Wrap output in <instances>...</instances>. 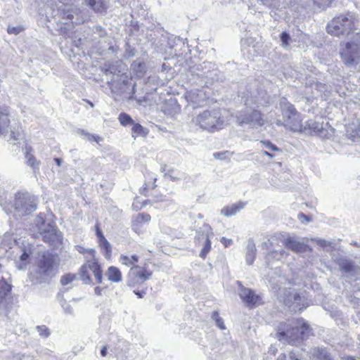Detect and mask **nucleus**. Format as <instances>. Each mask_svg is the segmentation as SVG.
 <instances>
[{
  "label": "nucleus",
  "instance_id": "f257e3e1",
  "mask_svg": "<svg viewBox=\"0 0 360 360\" xmlns=\"http://www.w3.org/2000/svg\"><path fill=\"white\" fill-rule=\"evenodd\" d=\"M309 333V326L303 319H292L279 323L276 338L280 341L296 345L307 338Z\"/></svg>",
  "mask_w": 360,
  "mask_h": 360
},
{
  "label": "nucleus",
  "instance_id": "f03ea898",
  "mask_svg": "<svg viewBox=\"0 0 360 360\" xmlns=\"http://www.w3.org/2000/svg\"><path fill=\"white\" fill-rule=\"evenodd\" d=\"M7 192L0 195V205L6 212H14L18 217H22L33 212L37 209L36 198L27 192H18L13 200Z\"/></svg>",
  "mask_w": 360,
  "mask_h": 360
},
{
  "label": "nucleus",
  "instance_id": "7ed1b4c3",
  "mask_svg": "<svg viewBox=\"0 0 360 360\" xmlns=\"http://www.w3.org/2000/svg\"><path fill=\"white\" fill-rule=\"evenodd\" d=\"M58 266L56 257L49 252H44L39 258L36 269L30 274L32 281L35 284L47 281L56 274Z\"/></svg>",
  "mask_w": 360,
  "mask_h": 360
},
{
  "label": "nucleus",
  "instance_id": "20e7f679",
  "mask_svg": "<svg viewBox=\"0 0 360 360\" xmlns=\"http://www.w3.org/2000/svg\"><path fill=\"white\" fill-rule=\"evenodd\" d=\"M356 18L351 13H342L334 17L328 24L327 32L338 37L349 35L356 29Z\"/></svg>",
  "mask_w": 360,
  "mask_h": 360
},
{
  "label": "nucleus",
  "instance_id": "39448f33",
  "mask_svg": "<svg viewBox=\"0 0 360 360\" xmlns=\"http://www.w3.org/2000/svg\"><path fill=\"white\" fill-rule=\"evenodd\" d=\"M200 129L208 131L219 130L224 127V120L219 110H205L192 120Z\"/></svg>",
  "mask_w": 360,
  "mask_h": 360
},
{
  "label": "nucleus",
  "instance_id": "423d86ee",
  "mask_svg": "<svg viewBox=\"0 0 360 360\" xmlns=\"http://www.w3.org/2000/svg\"><path fill=\"white\" fill-rule=\"evenodd\" d=\"M283 117V122L277 120L276 124L278 126L285 125L292 131H302L303 125L296 109L286 99L283 98L280 102Z\"/></svg>",
  "mask_w": 360,
  "mask_h": 360
},
{
  "label": "nucleus",
  "instance_id": "0eeeda50",
  "mask_svg": "<svg viewBox=\"0 0 360 360\" xmlns=\"http://www.w3.org/2000/svg\"><path fill=\"white\" fill-rule=\"evenodd\" d=\"M236 123L243 127L248 125L252 129H257L264 125L265 120L262 112L257 110L245 108L236 112Z\"/></svg>",
  "mask_w": 360,
  "mask_h": 360
},
{
  "label": "nucleus",
  "instance_id": "6e6552de",
  "mask_svg": "<svg viewBox=\"0 0 360 360\" xmlns=\"http://www.w3.org/2000/svg\"><path fill=\"white\" fill-rule=\"evenodd\" d=\"M343 62L348 66L356 65L360 60V34L356 33L340 51Z\"/></svg>",
  "mask_w": 360,
  "mask_h": 360
},
{
  "label": "nucleus",
  "instance_id": "1a4fd4ad",
  "mask_svg": "<svg viewBox=\"0 0 360 360\" xmlns=\"http://www.w3.org/2000/svg\"><path fill=\"white\" fill-rule=\"evenodd\" d=\"M284 304L291 311H300L307 307L305 297L295 289H285L282 296Z\"/></svg>",
  "mask_w": 360,
  "mask_h": 360
},
{
  "label": "nucleus",
  "instance_id": "9d476101",
  "mask_svg": "<svg viewBox=\"0 0 360 360\" xmlns=\"http://www.w3.org/2000/svg\"><path fill=\"white\" fill-rule=\"evenodd\" d=\"M89 270L94 274L96 282L101 283L103 281L102 271L100 265L94 259L88 261L86 264L80 268L79 274L84 283L89 284L91 283V280L88 274Z\"/></svg>",
  "mask_w": 360,
  "mask_h": 360
},
{
  "label": "nucleus",
  "instance_id": "9b49d317",
  "mask_svg": "<svg viewBox=\"0 0 360 360\" xmlns=\"http://www.w3.org/2000/svg\"><path fill=\"white\" fill-rule=\"evenodd\" d=\"M212 236V229L208 225H204L202 231L197 233L195 236V244L202 246V248L200 253V257L205 258L211 249L210 237Z\"/></svg>",
  "mask_w": 360,
  "mask_h": 360
},
{
  "label": "nucleus",
  "instance_id": "f8f14e48",
  "mask_svg": "<svg viewBox=\"0 0 360 360\" xmlns=\"http://www.w3.org/2000/svg\"><path fill=\"white\" fill-rule=\"evenodd\" d=\"M11 285L0 279V314H7L12 305Z\"/></svg>",
  "mask_w": 360,
  "mask_h": 360
},
{
  "label": "nucleus",
  "instance_id": "ddd939ff",
  "mask_svg": "<svg viewBox=\"0 0 360 360\" xmlns=\"http://www.w3.org/2000/svg\"><path fill=\"white\" fill-rule=\"evenodd\" d=\"M239 296L243 302L250 307H257L262 303V297L249 288H242L239 292Z\"/></svg>",
  "mask_w": 360,
  "mask_h": 360
},
{
  "label": "nucleus",
  "instance_id": "4468645a",
  "mask_svg": "<svg viewBox=\"0 0 360 360\" xmlns=\"http://www.w3.org/2000/svg\"><path fill=\"white\" fill-rule=\"evenodd\" d=\"M44 242L48 243L50 245L56 246L61 243L62 233L53 225L40 234Z\"/></svg>",
  "mask_w": 360,
  "mask_h": 360
},
{
  "label": "nucleus",
  "instance_id": "2eb2a0df",
  "mask_svg": "<svg viewBox=\"0 0 360 360\" xmlns=\"http://www.w3.org/2000/svg\"><path fill=\"white\" fill-rule=\"evenodd\" d=\"M129 274L134 283H143L150 278L152 273L144 267L135 266L131 268Z\"/></svg>",
  "mask_w": 360,
  "mask_h": 360
},
{
  "label": "nucleus",
  "instance_id": "dca6fc26",
  "mask_svg": "<svg viewBox=\"0 0 360 360\" xmlns=\"http://www.w3.org/2000/svg\"><path fill=\"white\" fill-rule=\"evenodd\" d=\"M269 103V101L266 97V94L262 92L259 94V96L256 95H252L250 98H246L245 100V105L246 106L251 107L255 105L257 107L265 106Z\"/></svg>",
  "mask_w": 360,
  "mask_h": 360
},
{
  "label": "nucleus",
  "instance_id": "f3484780",
  "mask_svg": "<svg viewBox=\"0 0 360 360\" xmlns=\"http://www.w3.org/2000/svg\"><path fill=\"white\" fill-rule=\"evenodd\" d=\"M10 124V112L6 106L0 107V135L4 134Z\"/></svg>",
  "mask_w": 360,
  "mask_h": 360
},
{
  "label": "nucleus",
  "instance_id": "a211bd4d",
  "mask_svg": "<svg viewBox=\"0 0 360 360\" xmlns=\"http://www.w3.org/2000/svg\"><path fill=\"white\" fill-rule=\"evenodd\" d=\"M283 245L296 252H304L307 249V245L303 243L299 242L290 237L283 241Z\"/></svg>",
  "mask_w": 360,
  "mask_h": 360
},
{
  "label": "nucleus",
  "instance_id": "6ab92c4d",
  "mask_svg": "<svg viewBox=\"0 0 360 360\" xmlns=\"http://www.w3.org/2000/svg\"><path fill=\"white\" fill-rule=\"evenodd\" d=\"M245 206V203L239 202L236 204H233L231 206H226L221 209V214L226 217L236 215L240 212Z\"/></svg>",
  "mask_w": 360,
  "mask_h": 360
},
{
  "label": "nucleus",
  "instance_id": "aec40b11",
  "mask_svg": "<svg viewBox=\"0 0 360 360\" xmlns=\"http://www.w3.org/2000/svg\"><path fill=\"white\" fill-rule=\"evenodd\" d=\"M310 354L318 360H332L330 354L325 348L314 347L310 349Z\"/></svg>",
  "mask_w": 360,
  "mask_h": 360
},
{
  "label": "nucleus",
  "instance_id": "412c9836",
  "mask_svg": "<svg viewBox=\"0 0 360 360\" xmlns=\"http://www.w3.org/2000/svg\"><path fill=\"white\" fill-rule=\"evenodd\" d=\"M256 247L255 244L254 243L253 240L252 239H250L248 242L247 245V250H246V255H245V259L246 263L248 265H251L255 258L256 255Z\"/></svg>",
  "mask_w": 360,
  "mask_h": 360
},
{
  "label": "nucleus",
  "instance_id": "4be33fe9",
  "mask_svg": "<svg viewBox=\"0 0 360 360\" xmlns=\"http://www.w3.org/2000/svg\"><path fill=\"white\" fill-rule=\"evenodd\" d=\"M108 279L113 283H119L122 281V273L120 269L115 266H110L106 273Z\"/></svg>",
  "mask_w": 360,
  "mask_h": 360
},
{
  "label": "nucleus",
  "instance_id": "5701e85b",
  "mask_svg": "<svg viewBox=\"0 0 360 360\" xmlns=\"http://www.w3.org/2000/svg\"><path fill=\"white\" fill-rule=\"evenodd\" d=\"M287 256L288 253L283 249L280 250H274L266 255V262L269 263L274 260L281 261L282 259L286 258Z\"/></svg>",
  "mask_w": 360,
  "mask_h": 360
},
{
  "label": "nucleus",
  "instance_id": "b1692460",
  "mask_svg": "<svg viewBox=\"0 0 360 360\" xmlns=\"http://www.w3.org/2000/svg\"><path fill=\"white\" fill-rule=\"evenodd\" d=\"M285 239L283 238L281 234H276L271 236L267 241H265L262 243V249H271L274 248L275 246H278L281 243L283 245V241Z\"/></svg>",
  "mask_w": 360,
  "mask_h": 360
},
{
  "label": "nucleus",
  "instance_id": "393cba45",
  "mask_svg": "<svg viewBox=\"0 0 360 360\" xmlns=\"http://www.w3.org/2000/svg\"><path fill=\"white\" fill-rule=\"evenodd\" d=\"M34 224L37 227L39 234H41V233H44L46 230L50 229V227L52 226L51 224L46 222L41 214L38 215L37 217L35 219Z\"/></svg>",
  "mask_w": 360,
  "mask_h": 360
},
{
  "label": "nucleus",
  "instance_id": "a878e982",
  "mask_svg": "<svg viewBox=\"0 0 360 360\" xmlns=\"http://www.w3.org/2000/svg\"><path fill=\"white\" fill-rule=\"evenodd\" d=\"M310 129L315 133L321 134L323 129V126L322 123L310 120L304 124V129Z\"/></svg>",
  "mask_w": 360,
  "mask_h": 360
},
{
  "label": "nucleus",
  "instance_id": "bb28decb",
  "mask_svg": "<svg viewBox=\"0 0 360 360\" xmlns=\"http://www.w3.org/2000/svg\"><path fill=\"white\" fill-rule=\"evenodd\" d=\"M120 262L127 266H135L136 264L139 262V257L136 255H122L120 257Z\"/></svg>",
  "mask_w": 360,
  "mask_h": 360
},
{
  "label": "nucleus",
  "instance_id": "cd10ccee",
  "mask_svg": "<svg viewBox=\"0 0 360 360\" xmlns=\"http://www.w3.org/2000/svg\"><path fill=\"white\" fill-rule=\"evenodd\" d=\"M86 5L96 12H101L105 9V5L103 0H84Z\"/></svg>",
  "mask_w": 360,
  "mask_h": 360
},
{
  "label": "nucleus",
  "instance_id": "c85d7f7f",
  "mask_svg": "<svg viewBox=\"0 0 360 360\" xmlns=\"http://www.w3.org/2000/svg\"><path fill=\"white\" fill-rule=\"evenodd\" d=\"M338 264L341 270L346 274L351 271H355L354 269V265L352 261L346 259H340L338 261Z\"/></svg>",
  "mask_w": 360,
  "mask_h": 360
},
{
  "label": "nucleus",
  "instance_id": "c756f323",
  "mask_svg": "<svg viewBox=\"0 0 360 360\" xmlns=\"http://www.w3.org/2000/svg\"><path fill=\"white\" fill-rule=\"evenodd\" d=\"M15 243V238L8 233H6L1 238V243L4 248H11Z\"/></svg>",
  "mask_w": 360,
  "mask_h": 360
},
{
  "label": "nucleus",
  "instance_id": "7c9ffc66",
  "mask_svg": "<svg viewBox=\"0 0 360 360\" xmlns=\"http://www.w3.org/2000/svg\"><path fill=\"white\" fill-rule=\"evenodd\" d=\"M118 120L120 124L124 127L134 124L132 118L125 112H121L119 115Z\"/></svg>",
  "mask_w": 360,
  "mask_h": 360
},
{
  "label": "nucleus",
  "instance_id": "2f4dec72",
  "mask_svg": "<svg viewBox=\"0 0 360 360\" xmlns=\"http://www.w3.org/2000/svg\"><path fill=\"white\" fill-rule=\"evenodd\" d=\"M174 170H169L165 174V176L169 178L171 181H177L180 179H186V174L184 173H178L174 174Z\"/></svg>",
  "mask_w": 360,
  "mask_h": 360
},
{
  "label": "nucleus",
  "instance_id": "473e14b6",
  "mask_svg": "<svg viewBox=\"0 0 360 360\" xmlns=\"http://www.w3.org/2000/svg\"><path fill=\"white\" fill-rule=\"evenodd\" d=\"M188 96H189L190 99L191 100V101L195 103H200V99L202 101H203L205 97L204 93L201 90L198 91L197 94H195V91H191L189 93Z\"/></svg>",
  "mask_w": 360,
  "mask_h": 360
},
{
  "label": "nucleus",
  "instance_id": "72a5a7b5",
  "mask_svg": "<svg viewBox=\"0 0 360 360\" xmlns=\"http://www.w3.org/2000/svg\"><path fill=\"white\" fill-rule=\"evenodd\" d=\"M243 51L244 53H247L248 58L253 59L254 56L257 54V51L255 49V46L248 44L247 46H243Z\"/></svg>",
  "mask_w": 360,
  "mask_h": 360
},
{
  "label": "nucleus",
  "instance_id": "f704fd0d",
  "mask_svg": "<svg viewBox=\"0 0 360 360\" xmlns=\"http://www.w3.org/2000/svg\"><path fill=\"white\" fill-rule=\"evenodd\" d=\"M132 132L137 135L146 136L148 134V131L146 128L143 127L140 124H132Z\"/></svg>",
  "mask_w": 360,
  "mask_h": 360
},
{
  "label": "nucleus",
  "instance_id": "c9c22d12",
  "mask_svg": "<svg viewBox=\"0 0 360 360\" xmlns=\"http://www.w3.org/2000/svg\"><path fill=\"white\" fill-rule=\"evenodd\" d=\"M30 255L24 252L20 257V262H17V267L18 269L22 270L25 268L27 262L29 259Z\"/></svg>",
  "mask_w": 360,
  "mask_h": 360
},
{
  "label": "nucleus",
  "instance_id": "e433bc0d",
  "mask_svg": "<svg viewBox=\"0 0 360 360\" xmlns=\"http://www.w3.org/2000/svg\"><path fill=\"white\" fill-rule=\"evenodd\" d=\"M212 319L215 321L216 325L221 329L224 330L226 328L224 323L223 319L219 316L217 311H214L212 316Z\"/></svg>",
  "mask_w": 360,
  "mask_h": 360
},
{
  "label": "nucleus",
  "instance_id": "4c0bfd02",
  "mask_svg": "<svg viewBox=\"0 0 360 360\" xmlns=\"http://www.w3.org/2000/svg\"><path fill=\"white\" fill-rule=\"evenodd\" d=\"M99 244L102 248L105 250L106 255H108L111 252V245L104 236L101 237Z\"/></svg>",
  "mask_w": 360,
  "mask_h": 360
},
{
  "label": "nucleus",
  "instance_id": "58836bf2",
  "mask_svg": "<svg viewBox=\"0 0 360 360\" xmlns=\"http://www.w3.org/2000/svg\"><path fill=\"white\" fill-rule=\"evenodd\" d=\"M81 135H83L88 141L91 142L95 141L97 143H98L102 140V139L100 136L90 134L88 132L84 131V130L81 131Z\"/></svg>",
  "mask_w": 360,
  "mask_h": 360
},
{
  "label": "nucleus",
  "instance_id": "ea45409f",
  "mask_svg": "<svg viewBox=\"0 0 360 360\" xmlns=\"http://www.w3.org/2000/svg\"><path fill=\"white\" fill-rule=\"evenodd\" d=\"M27 164L35 169L39 165V162L37 161L36 158L29 153H26Z\"/></svg>",
  "mask_w": 360,
  "mask_h": 360
},
{
  "label": "nucleus",
  "instance_id": "a19ab883",
  "mask_svg": "<svg viewBox=\"0 0 360 360\" xmlns=\"http://www.w3.org/2000/svg\"><path fill=\"white\" fill-rule=\"evenodd\" d=\"M75 278V274H68L61 277L60 283L62 285H65L72 282Z\"/></svg>",
  "mask_w": 360,
  "mask_h": 360
},
{
  "label": "nucleus",
  "instance_id": "79ce46f5",
  "mask_svg": "<svg viewBox=\"0 0 360 360\" xmlns=\"http://www.w3.org/2000/svg\"><path fill=\"white\" fill-rule=\"evenodd\" d=\"M354 269L358 271H351L347 273V276L351 278L353 281L360 280V267L354 266Z\"/></svg>",
  "mask_w": 360,
  "mask_h": 360
},
{
  "label": "nucleus",
  "instance_id": "37998d69",
  "mask_svg": "<svg viewBox=\"0 0 360 360\" xmlns=\"http://www.w3.org/2000/svg\"><path fill=\"white\" fill-rule=\"evenodd\" d=\"M20 139V134L18 131H11V134L9 135V138L8 139V141L11 144L15 145L17 141Z\"/></svg>",
  "mask_w": 360,
  "mask_h": 360
},
{
  "label": "nucleus",
  "instance_id": "c03bdc74",
  "mask_svg": "<svg viewBox=\"0 0 360 360\" xmlns=\"http://www.w3.org/2000/svg\"><path fill=\"white\" fill-rule=\"evenodd\" d=\"M131 67L137 72L142 73L144 70L145 64L141 62L140 60H136L133 62V63L131 64Z\"/></svg>",
  "mask_w": 360,
  "mask_h": 360
},
{
  "label": "nucleus",
  "instance_id": "a18cd8bd",
  "mask_svg": "<svg viewBox=\"0 0 360 360\" xmlns=\"http://www.w3.org/2000/svg\"><path fill=\"white\" fill-rule=\"evenodd\" d=\"M259 143L271 151H280L281 150L269 141H260Z\"/></svg>",
  "mask_w": 360,
  "mask_h": 360
},
{
  "label": "nucleus",
  "instance_id": "49530a36",
  "mask_svg": "<svg viewBox=\"0 0 360 360\" xmlns=\"http://www.w3.org/2000/svg\"><path fill=\"white\" fill-rule=\"evenodd\" d=\"M332 0H313V2L320 8H325L328 6Z\"/></svg>",
  "mask_w": 360,
  "mask_h": 360
},
{
  "label": "nucleus",
  "instance_id": "de8ad7c7",
  "mask_svg": "<svg viewBox=\"0 0 360 360\" xmlns=\"http://www.w3.org/2000/svg\"><path fill=\"white\" fill-rule=\"evenodd\" d=\"M93 32L97 34L99 37H104L106 35V31L101 25L93 27Z\"/></svg>",
  "mask_w": 360,
  "mask_h": 360
},
{
  "label": "nucleus",
  "instance_id": "09e8293b",
  "mask_svg": "<svg viewBox=\"0 0 360 360\" xmlns=\"http://www.w3.org/2000/svg\"><path fill=\"white\" fill-rule=\"evenodd\" d=\"M37 330L38 331V333H39V335L42 337H48L50 334V332L49 331V329L46 326H37Z\"/></svg>",
  "mask_w": 360,
  "mask_h": 360
},
{
  "label": "nucleus",
  "instance_id": "8fccbe9b",
  "mask_svg": "<svg viewBox=\"0 0 360 360\" xmlns=\"http://www.w3.org/2000/svg\"><path fill=\"white\" fill-rule=\"evenodd\" d=\"M280 37L282 42V46L284 47L288 46L289 45V41L290 39V35L287 32H283L281 34Z\"/></svg>",
  "mask_w": 360,
  "mask_h": 360
},
{
  "label": "nucleus",
  "instance_id": "3c124183",
  "mask_svg": "<svg viewBox=\"0 0 360 360\" xmlns=\"http://www.w3.org/2000/svg\"><path fill=\"white\" fill-rule=\"evenodd\" d=\"M277 360H300L297 357L295 353L290 352L288 355V359H286V356L284 354H281L279 355Z\"/></svg>",
  "mask_w": 360,
  "mask_h": 360
},
{
  "label": "nucleus",
  "instance_id": "603ef678",
  "mask_svg": "<svg viewBox=\"0 0 360 360\" xmlns=\"http://www.w3.org/2000/svg\"><path fill=\"white\" fill-rule=\"evenodd\" d=\"M22 30V28L20 26L17 27H11L10 25L8 26L7 32L8 34H18Z\"/></svg>",
  "mask_w": 360,
  "mask_h": 360
},
{
  "label": "nucleus",
  "instance_id": "864d4df0",
  "mask_svg": "<svg viewBox=\"0 0 360 360\" xmlns=\"http://www.w3.org/2000/svg\"><path fill=\"white\" fill-rule=\"evenodd\" d=\"M150 220V216L148 214H139L137 217V221L139 222H148Z\"/></svg>",
  "mask_w": 360,
  "mask_h": 360
},
{
  "label": "nucleus",
  "instance_id": "5fc2aeb1",
  "mask_svg": "<svg viewBox=\"0 0 360 360\" xmlns=\"http://www.w3.org/2000/svg\"><path fill=\"white\" fill-rule=\"evenodd\" d=\"M221 242L225 247H228L233 243V240L230 238H226L225 237H222L221 238Z\"/></svg>",
  "mask_w": 360,
  "mask_h": 360
},
{
  "label": "nucleus",
  "instance_id": "6e6d98bb",
  "mask_svg": "<svg viewBox=\"0 0 360 360\" xmlns=\"http://www.w3.org/2000/svg\"><path fill=\"white\" fill-rule=\"evenodd\" d=\"M317 243L321 247H328L331 245L330 242L323 239L317 240Z\"/></svg>",
  "mask_w": 360,
  "mask_h": 360
},
{
  "label": "nucleus",
  "instance_id": "4d7b16f0",
  "mask_svg": "<svg viewBox=\"0 0 360 360\" xmlns=\"http://www.w3.org/2000/svg\"><path fill=\"white\" fill-rule=\"evenodd\" d=\"M298 219L301 221H304V220H305L307 223L310 221V220L309 219V217H307V215L304 214L303 213H300L298 214Z\"/></svg>",
  "mask_w": 360,
  "mask_h": 360
},
{
  "label": "nucleus",
  "instance_id": "13d9d810",
  "mask_svg": "<svg viewBox=\"0 0 360 360\" xmlns=\"http://www.w3.org/2000/svg\"><path fill=\"white\" fill-rule=\"evenodd\" d=\"M63 15H64L63 18H65L69 20H72L74 17L73 14H72V11H68L67 12H64Z\"/></svg>",
  "mask_w": 360,
  "mask_h": 360
},
{
  "label": "nucleus",
  "instance_id": "bf43d9fd",
  "mask_svg": "<svg viewBox=\"0 0 360 360\" xmlns=\"http://www.w3.org/2000/svg\"><path fill=\"white\" fill-rule=\"evenodd\" d=\"M261 153L263 154L264 155L269 157L270 159H272L273 158H274V155L269 153V151L264 150V151H262Z\"/></svg>",
  "mask_w": 360,
  "mask_h": 360
},
{
  "label": "nucleus",
  "instance_id": "052dcab7",
  "mask_svg": "<svg viewBox=\"0 0 360 360\" xmlns=\"http://www.w3.org/2000/svg\"><path fill=\"white\" fill-rule=\"evenodd\" d=\"M226 153H214V157L216 158H219V159H223L224 158V155H225Z\"/></svg>",
  "mask_w": 360,
  "mask_h": 360
},
{
  "label": "nucleus",
  "instance_id": "680f3d73",
  "mask_svg": "<svg viewBox=\"0 0 360 360\" xmlns=\"http://www.w3.org/2000/svg\"><path fill=\"white\" fill-rule=\"evenodd\" d=\"M95 294L97 295H101L102 288L100 287H96L94 289Z\"/></svg>",
  "mask_w": 360,
  "mask_h": 360
},
{
  "label": "nucleus",
  "instance_id": "e2e57ef3",
  "mask_svg": "<svg viewBox=\"0 0 360 360\" xmlns=\"http://www.w3.org/2000/svg\"><path fill=\"white\" fill-rule=\"evenodd\" d=\"M101 354L103 356H105L107 354V347L106 346H103L101 350Z\"/></svg>",
  "mask_w": 360,
  "mask_h": 360
},
{
  "label": "nucleus",
  "instance_id": "0e129e2a",
  "mask_svg": "<svg viewBox=\"0 0 360 360\" xmlns=\"http://www.w3.org/2000/svg\"><path fill=\"white\" fill-rule=\"evenodd\" d=\"M134 292L139 297V298H142L143 297V295L145 294L144 292H140V291H136L134 290Z\"/></svg>",
  "mask_w": 360,
  "mask_h": 360
},
{
  "label": "nucleus",
  "instance_id": "69168bd1",
  "mask_svg": "<svg viewBox=\"0 0 360 360\" xmlns=\"http://www.w3.org/2000/svg\"><path fill=\"white\" fill-rule=\"evenodd\" d=\"M60 2L63 3V4L68 5L72 4L75 0H58Z\"/></svg>",
  "mask_w": 360,
  "mask_h": 360
},
{
  "label": "nucleus",
  "instance_id": "338daca9",
  "mask_svg": "<svg viewBox=\"0 0 360 360\" xmlns=\"http://www.w3.org/2000/svg\"><path fill=\"white\" fill-rule=\"evenodd\" d=\"M54 160L56 162L58 166L60 167L61 165V163H62V160L61 159H60V158H55Z\"/></svg>",
  "mask_w": 360,
  "mask_h": 360
},
{
  "label": "nucleus",
  "instance_id": "774afa93",
  "mask_svg": "<svg viewBox=\"0 0 360 360\" xmlns=\"http://www.w3.org/2000/svg\"><path fill=\"white\" fill-rule=\"evenodd\" d=\"M16 358V359L18 360H22L23 358L25 357V355L24 354H18L15 356Z\"/></svg>",
  "mask_w": 360,
  "mask_h": 360
}]
</instances>
